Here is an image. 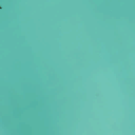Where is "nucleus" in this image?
Here are the masks:
<instances>
[{"instance_id": "1", "label": "nucleus", "mask_w": 135, "mask_h": 135, "mask_svg": "<svg viewBox=\"0 0 135 135\" xmlns=\"http://www.w3.org/2000/svg\"><path fill=\"white\" fill-rule=\"evenodd\" d=\"M0 8L1 9V7H0Z\"/></svg>"}]
</instances>
